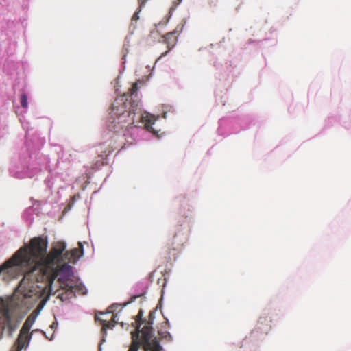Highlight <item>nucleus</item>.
<instances>
[{
    "label": "nucleus",
    "mask_w": 351,
    "mask_h": 351,
    "mask_svg": "<svg viewBox=\"0 0 351 351\" xmlns=\"http://www.w3.org/2000/svg\"><path fill=\"white\" fill-rule=\"evenodd\" d=\"M47 238L38 237L32 239L28 245L21 247L9 260L0 266V278L8 282L24 271V267H30L32 271L42 267L53 268L60 261L62 254L66 247L63 241L58 242L49 254H47Z\"/></svg>",
    "instance_id": "1"
},
{
    "label": "nucleus",
    "mask_w": 351,
    "mask_h": 351,
    "mask_svg": "<svg viewBox=\"0 0 351 351\" xmlns=\"http://www.w3.org/2000/svg\"><path fill=\"white\" fill-rule=\"evenodd\" d=\"M54 267L53 268L40 271L43 267H39L32 271L30 267H24V271H26V272L19 285V290L22 291L27 298L36 295L39 296L47 291L52 292L53 283L57 277L62 289L73 291V285L71 284L73 280L72 279L73 267L66 263L58 269Z\"/></svg>",
    "instance_id": "2"
},
{
    "label": "nucleus",
    "mask_w": 351,
    "mask_h": 351,
    "mask_svg": "<svg viewBox=\"0 0 351 351\" xmlns=\"http://www.w3.org/2000/svg\"><path fill=\"white\" fill-rule=\"evenodd\" d=\"M143 316V312L141 310L135 322L136 330L131 332L132 343L128 351H162L154 337L152 327L146 325L140 330Z\"/></svg>",
    "instance_id": "3"
},
{
    "label": "nucleus",
    "mask_w": 351,
    "mask_h": 351,
    "mask_svg": "<svg viewBox=\"0 0 351 351\" xmlns=\"http://www.w3.org/2000/svg\"><path fill=\"white\" fill-rule=\"evenodd\" d=\"M128 96L126 94L117 98L114 103L112 104V111L111 112L112 119L110 121L112 123H114V126L111 127V129L119 130L117 125H121L123 128V124L125 122H133L134 115L137 113L140 109L141 104L139 101L130 102V106L126 103L128 99Z\"/></svg>",
    "instance_id": "4"
},
{
    "label": "nucleus",
    "mask_w": 351,
    "mask_h": 351,
    "mask_svg": "<svg viewBox=\"0 0 351 351\" xmlns=\"http://www.w3.org/2000/svg\"><path fill=\"white\" fill-rule=\"evenodd\" d=\"M40 160H43V165L35 159L21 160L12 166L11 173L18 178H32L38 176L43 169H47L49 163V158L47 157H43Z\"/></svg>",
    "instance_id": "5"
},
{
    "label": "nucleus",
    "mask_w": 351,
    "mask_h": 351,
    "mask_svg": "<svg viewBox=\"0 0 351 351\" xmlns=\"http://www.w3.org/2000/svg\"><path fill=\"white\" fill-rule=\"evenodd\" d=\"M51 292H46L43 295H38V298H36V296H37L36 295L34 297H31V298H27L24 296L23 293H22V291H20L19 290V286L17 287L16 288V293L15 294L17 295V297L19 298V300H21L20 301V304L19 305H21V306H24V307H26V308H31V306H32V304H34V302H35L36 301H37L38 299H39L40 298L44 296V295H46V299L45 300L43 301L38 306L37 308V311H38V313H39L40 312V311L43 308L44 306L45 305V303L47 302V300L49 299V295L51 294Z\"/></svg>",
    "instance_id": "6"
},
{
    "label": "nucleus",
    "mask_w": 351,
    "mask_h": 351,
    "mask_svg": "<svg viewBox=\"0 0 351 351\" xmlns=\"http://www.w3.org/2000/svg\"><path fill=\"white\" fill-rule=\"evenodd\" d=\"M141 119L147 130L153 132L154 134H156L158 138H160L159 134H158V132L156 130V129L153 127V125L155 123V121L157 119V117H156L154 115L145 113V114L141 116Z\"/></svg>",
    "instance_id": "7"
},
{
    "label": "nucleus",
    "mask_w": 351,
    "mask_h": 351,
    "mask_svg": "<svg viewBox=\"0 0 351 351\" xmlns=\"http://www.w3.org/2000/svg\"><path fill=\"white\" fill-rule=\"evenodd\" d=\"M80 250L74 249L71 252L70 261L76 263L84 255V246L82 242L78 243Z\"/></svg>",
    "instance_id": "8"
},
{
    "label": "nucleus",
    "mask_w": 351,
    "mask_h": 351,
    "mask_svg": "<svg viewBox=\"0 0 351 351\" xmlns=\"http://www.w3.org/2000/svg\"><path fill=\"white\" fill-rule=\"evenodd\" d=\"M71 284L73 285V291L65 289L66 292L73 293L75 290H77L82 294H86L87 293V289L81 282L73 280Z\"/></svg>",
    "instance_id": "9"
},
{
    "label": "nucleus",
    "mask_w": 351,
    "mask_h": 351,
    "mask_svg": "<svg viewBox=\"0 0 351 351\" xmlns=\"http://www.w3.org/2000/svg\"><path fill=\"white\" fill-rule=\"evenodd\" d=\"M105 315H106V313H99L95 315V320L97 322H101L103 324V326H102L103 338H104V336L106 335L107 328L110 327V323L106 322V320L102 318V317L104 316Z\"/></svg>",
    "instance_id": "10"
},
{
    "label": "nucleus",
    "mask_w": 351,
    "mask_h": 351,
    "mask_svg": "<svg viewBox=\"0 0 351 351\" xmlns=\"http://www.w3.org/2000/svg\"><path fill=\"white\" fill-rule=\"evenodd\" d=\"M175 34H176V32H172L167 34L164 37L165 42L167 44V46L170 49L173 48L175 46V45L176 44V42L178 40L177 37H176Z\"/></svg>",
    "instance_id": "11"
},
{
    "label": "nucleus",
    "mask_w": 351,
    "mask_h": 351,
    "mask_svg": "<svg viewBox=\"0 0 351 351\" xmlns=\"http://www.w3.org/2000/svg\"><path fill=\"white\" fill-rule=\"evenodd\" d=\"M28 98L25 93H23L21 96V104L23 108L27 110L28 106Z\"/></svg>",
    "instance_id": "12"
},
{
    "label": "nucleus",
    "mask_w": 351,
    "mask_h": 351,
    "mask_svg": "<svg viewBox=\"0 0 351 351\" xmlns=\"http://www.w3.org/2000/svg\"><path fill=\"white\" fill-rule=\"evenodd\" d=\"M119 319V314L117 313L116 315H114L112 318L111 322H109L110 323V327L107 328V329H112L113 327L115 326V324L118 323Z\"/></svg>",
    "instance_id": "13"
},
{
    "label": "nucleus",
    "mask_w": 351,
    "mask_h": 351,
    "mask_svg": "<svg viewBox=\"0 0 351 351\" xmlns=\"http://www.w3.org/2000/svg\"><path fill=\"white\" fill-rule=\"evenodd\" d=\"M137 91H138V85L137 83H135L133 84L132 90H131V95L130 97L132 99H133L134 97H137Z\"/></svg>",
    "instance_id": "14"
},
{
    "label": "nucleus",
    "mask_w": 351,
    "mask_h": 351,
    "mask_svg": "<svg viewBox=\"0 0 351 351\" xmlns=\"http://www.w3.org/2000/svg\"><path fill=\"white\" fill-rule=\"evenodd\" d=\"M154 314L155 313L154 311H152L150 312L149 313V317H150V319H152V321L149 323H147V325L149 326L152 327V325L153 324V319H154Z\"/></svg>",
    "instance_id": "15"
},
{
    "label": "nucleus",
    "mask_w": 351,
    "mask_h": 351,
    "mask_svg": "<svg viewBox=\"0 0 351 351\" xmlns=\"http://www.w3.org/2000/svg\"><path fill=\"white\" fill-rule=\"evenodd\" d=\"M21 120V122L23 125V127L25 128V129H28V122H27L25 120H23L22 119H20Z\"/></svg>",
    "instance_id": "16"
},
{
    "label": "nucleus",
    "mask_w": 351,
    "mask_h": 351,
    "mask_svg": "<svg viewBox=\"0 0 351 351\" xmlns=\"http://www.w3.org/2000/svg\"><path fill=\"white\" fill-rule=\"evenodd\" d=\"M138 1L140 7L142 8L145 5L146 0H138Z\"/></svg>",
    "instance_id": "17"
},
{
    "label": "nucleus",
    "mask_w": 351,
    "mask_h": 351,
    "mask_svg": "<svg viewBox=\"0 0 351 351\" xmlns=\"http://www.w3.org/2000/svg\"><path fill=\"white\" fill-rule=\"evenodd\" d=\"M118 306L117 304H114V305L111 306H110V310H109V312H108V313H112V312L114 311V307H115V306Z\"/></svg>",
    "instance_id": "18"
},
{
    "label": "nucleus",
    "mask_w": 351,
    "mask_h": 351,
    "mask_svg": "<svg viewBox=\"0 0 351 351\" xmlns=\"http://www.w3.org/2000/svg\"><path fill=\"white\" fill-rule=\"evenodd\" d=\"M139 16H138V12H136L134 15H133V20H137L138 19Z\"/></svg>",
    "instance_id": "19"
},
{
    "label": "nucleus",
    "mask_w": 351,
    "mask_h": 351,
    "mask_svg": "<svg viewBox=\"0 0 351 351\" xmlns=\"http://www.w3.org/2000/svg\"><path fill=\"white\" fill-rule=\"evenodd\" d=\"M58 326V323L56 322H53L51 325V328H57Z\"/></svg>",
    "instance_id": "20"
}]
</instances>
